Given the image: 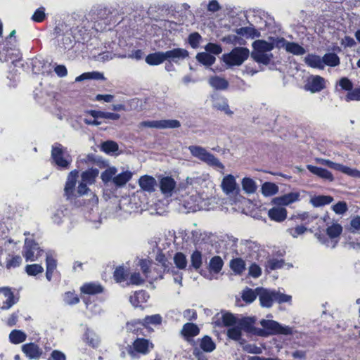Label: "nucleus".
<instances>
[{"mask_svg": "<svg viewBox=\"0 0 360 360\" xmlns=\"http://www.w3.org/2000/svg\"><path fill=\"white\" fill-rule=\"evenodd\" d=\"M188 56V52L187 50L176 48L165 52L158 51L150 53L146 56L145 60L150 65H158L166 60H172L177 63L179 60L184 59Z\"/></svg>", "mask_w": 360, "mask_h": 360, "instance_id": "1", "label": "nucleus"}, {"mask_svg": "<svg viewBox=\"0 0 360 360\" xmlns=\"http://www.w3.org/2000/svg\"><path fill=\"white\" fill-rule=\"evenodd\" d=\"M262 328H259L257 331V335L266 337L272 335H292L293 330L291 327L282 326L278 322L274 320L262 319L260 321Z\"/></svg>", "mask_w": 360, "mask_h": 360, "instance_id": "2", "label": "nucleus"}, {"mask_svg": "<svg viewBox=\"0 0 360 360\" xmlns=\"http://www.w3.org/2000/svg\"><path fill=\"white\" fill-rule=\"evenodd\" d=\"M51 158L52 163L59 169H69L72 162L71 156L59 143H56L52 146Z\"/></svg>", "mask_w": 360, "mask_h": 360, "instance_id": "3", "label": "nucleus"}, {"mask_svg": "<svg viewBox=\"0 0 360 360\" xmlns=\"http://www.w3.org/2000/svg\"><path fill=\"white\" fill-rule=\"evenodd\" d=\"M8 41L0 42V60L2 62L11 61L15 63L21 60L22 54L18 47L17 40L14 39V43H8Z\"/></svg>", "mask_w": 360, "mask_h": 360, "instance_id": "4", "label": "nucleus"}, {"mask_svg": "<svg viewBox=\"0 0 360 360\" xmlns=\"http://www.w3.org/2000/svg\"><path fill=\"white\" fill-rule=\"evenodd\" d=\"M188 150L193 157L205 162L209 166L219 168L221 170L224 169V165L219 160L205 148L198 146H190Z\"/></svg>", "mask_w": 360, "mask_h": 360, "instance_id": "5", "label": "nucleus"}, {"mask_svg": "<svg viewBox=\"0 0 360 360\" xmlns=\"http://www.w3.org/2000/svg\"><path fill=\"white\" fill-rule=\"evenodd\" d=\"M154 349V344L143 338H137L132 342L131 345L127 347L128 354L133 358L139 355H147Z\"/></svg>", "mask_w": 360, "mask_h": 360, "instance_id": "6", "label": "nucleus"}, {"mask_svg": "<svg viewBox=\"0 0 360 360\" xmlns=\"http://www.w3.org/2000/svg\"><path fill=\"white\" fill-rule=\"evenodd\" d=\"M250 55L249 49L245 47H235L229 53L223 55L224 63L229 66L240 65Z\"/></svg>", "mask_w": 360, "mask_h": 360, "instance_id": "7", "label": "nucleus"}, {"mask_svg": "<svg viewBox=\"0 0 360 360\" xmlns=\"http://www.w3.org/2000/svg\"><path fill=\"white\" fill-rule=\"evenodd\" d=\"M44 250L41 249L38 243L34 239L26 238L22 247V255L26 262L37 261L43 254Z\"/></svg>", "mask_w": 360, "mask_h": 360, "instance_id": "8", "label": "nucleus"}, {"mask_svg": "<svg viewBox=\"0 0 360 360\" xmlns=\"http://www.w3.org/2000/svg\"><path fill=\"white\" fill-rule=\"evenodd\" d=\"M162 323V317L160 314H154L151 316H146L143 320L137 319L127 323V327L129 330L136 334L139 335V326L147 327L150 324L159 325Z\"/></svg>", "mask_w": 360, "mask_h": 360, "instance_id": "9", "label": "nucleus"}, {"mask_svg": "<svg viewBox=\"0 0 360 360\" xmlns=\"http://www.w3.org/2000/svg\"><path fill=\"white\" fill-rule=\"evenodd\" d=\"M78 176L79 171L77 169L72 170L68 175L64 187V195L67 200H72L75 199L76 184Z\"/></svg>", "mask_w": 360, "mask_h": 360, "instance_id": "10", "label": "nucleus"}, {"mask_svg": "<svg viewBox=\"0 0 360 360\" xmlns=\"http://www.w3.org/2000/svg\"><path fill=\"white\" fill-rule=\"evenodd\" d=\"M140 125L149 128L175 129L180 127L181 123L177 120H148L141 122Z\"/></svg>", "mask_w": 360, "mask_h": 360, "instance_id": "11", "label": "nucleus"}, {"mask_svg": "<svg viewBox=\"0 0 360 360\" xmlns=\"http://www.w3.org/2000/svg\"><path fill=\"white\" fill-rule=\"evenodd\" d=\"M326 87V80L323 77L319 75H311L307 78L304 89L314 94L321 91Z\"/></svg>", "mask_w": 360, "mask_h": 360, "instance_id": "12", "label": "nucleus"}, {"mask_svg": "<svg viewBox=\"0 0 360 360\" xmlns=\"http://www.w3.org/2000/svg\"><path fill=\"white\" fill-rule=\"evenodd\" d=\"M258 294L260 305L262 307L270 308L272 307L274 300V290L271 291L266 288L258 287L256 288Z\"/></svg>", "mask_w": 360, "mask_h": 360, "instance_id": "13", "label": "nucleus"}, {"mask_svg": "<svg viewBox=\"0 0 360 360\" xmlns=\"http://www.w3.org/2000/svg\"><path fill=\"white\" fill-rule=\"evenodd\" d=\"M22 352L29 359H39L43 353L42 349L34 342L22 345Z\"/></svg>", "mask_w": 360, "mask_h": 360, "instance_id": "14", "label": "nucleus"}, {"mask_svg": "<svg viewBox=\"0 0 360 360\" xmlns=\"http://www.w3.org/2000/svg\"><path fill=\"white\" fill-rule=\"evenodd\" d=\"M160 189L162 194L171 196L176 188V182L172 176H163L160 179Z\"/></svg>", "mask_w": 360, "mask_h": 360, "instance_id": "15", "label": "nucleus"}, {"mask_svg": "<svg viewBox=\"0 0 360 360\" xmlns=\"http://www.w3.org/2000/svg\"><path fill=\"white\" fill-rule=\"evenodd\" d=\"M0 293H3L4 297H6V300L3 302V304L1 307V309L2 310L9 309L18 301V298L15 297L13 292L9 287H1Z\"/></svg>", "mask_w": 360, "mask_h": 360, "instance_id": "16", "label": "nucleus"}, {"mask_svg": "<svg viewBox=\"0 0 360 360\" xmlns=\"http://www.w3.org/2000/svg\"><path fill=\"white\" fill-rule=\"evenodd\" d=\"M149 298L148 293L144 290H136L134 292V295H131L129 300L131 305L135 308L141 307L143 308L141 304L146 303Z\"/></svg>", "mask_w": 360, "mask_h": 360, "instance_id": "17", "label": "nucleus"}, {"mask_svg": "<svg viewBox=\"0 0 360 360\" xmlns=\"http://www.w3.org/2000/svg\"><path fill=\"white\" fill-rule=\"evenodd\" d=\"M139 184L143 191L152 193L155 190L157 182L153 176L146 174L139 178Z\"/></svg>", "mask_w": 360, "mask_h": 360, "instance_id": "18", "label": "nucleus"}, {"mask_svg": "<svg viewBox=\"0 0 360 360\" xmlns=\"http://www.w3.org/2000/svg\"><path fill=\"white\" fill-rule=\"evenodd\" d=\"M155 260L161 264V269H162V271H160L158 276H152L153 279L158 280V279H162L164 276V274L166 272L169 271V262H168L166 256L165 254L160 251L159 252L155 257Z\"/></svg>", "mask_w": 360, "mask_h": 360, "instance_id": "19", "label": "nucleus"}, {"mask_svg": "<svg viewBox=\"0 0 360 360\" xmlns=\"http://www.w3.org/2000/svg\"><path fill=\"white\" fill-rule=\"evenodd\" d=\"M104 288L100 283L94 282L85 283L80 288L82 294L90 295L101 294Z\"/></svg>", "mask_w": 360, "mask_h": 360, "instance_id": "20", "label": "nucleus"}, {"mask_svg": "<svg viewBox=\"0 0 360 360\" xmlns=\"http://www.w3.org/2000/svg\"><path fill=\"white\" fill-rule=\"evenodd\" d=\"M307 167L311 173L318 176L319 177L324 180H327L330 182L334 180L333 174L326 168L314 166L311 165H307Z\"/></svg>", "mask_w": 360, "mask_h": 360, "instance_id": "21", "label": "nucleus"}, {"mask_svg": "<svg viewBox=\"0 0 360 360\" xmlns=\"http://www.w3.org/2000/svg\"><path fill=\"white\" fill-rule=\"evenodd\" d=\"M181 333L186 340H190L200 333V328L193 323H185L181 330Z\"/></svg>", "mask_w": 360, "mask_h": 360, "instance_id": "22", "label": "nucleus"}, {"mask_svg": "<svg viewBox=\"0 0 360 360\" xmlns=\"http://www.w3.org/2000/svg\"><path fill=\"white\" fill-rule=\"evenodd\" d=\"M221 188L226 194L233 193L236 190L238 191L235 177L231 174H228L224 177Z\"/></svg>", "mask_w": 360, "mask_h": 360, "instance_id": "23", "label": "nucleus"}, {"mask_svg": "<svg viewBox=\"0 0 360 360\" xmlns=\"http://www.w3.org/2000/svg\"><path fill=\"white\" fill-rule=\"evenodd\" d=\"M268 216L272 221L281 222L287 218V210L284 207H274L269 210Z\"/></svg>", "mask_w": 360, "mask_h": 360, "instance_id": "24", "label": "nucleus"}, {"mask_svg": "<svg viewBox=\"0 0 360 360\" xmlns=\"http://www.w3.org/2000/svg\"><path fill=\"white\" fill-rule=\"evenodd\" d=\"M54 32L56 34V37L58 39V41L61 43L62 47H63L64 49H69L72 46L73 40L72 39V35L70 33L61 34L60 33V29L57 26L54 29Z\"/></svg>", "mask_w": 360, "mask_h": 360, "instance_id": "25", "label": "nucleus"}, {"mask_svg": "<svg viewBox=\"0 0 360 360\" xmlns=\"http://www.w3.org/2000/svg\"><path fill=\"white\" fill-rule=\"evenodd\" d=\"M83 340L92 348H98L100 344L98 336L92 330L87 328L84 335Z\"/></svg>", "mask_w": 360, "mask_h": 360, "instance_id": "26", "label": "nucleus"}, {"mask_svg": "<svg viewBox=\"0 0 360 360\" xmlns=\"http://www.w3.org/2000/svg\"><path fill=\"white\" fill-rule=\"evenodd\" d=\"M99 174V170L97 168H89L83 172L81 174V180L92 185L96 182V179Z\"/></svg>", "mask_w": 360, "mask_h": 360, "instance_id": "27", "label": "nucleus"}, {"mask_svg": "<svg viewBox=\"0 0 360 360\" xmlns=\"http://www.w3.org/2000/svg\"><path fill=\"white\" fill-rule=\"evenodd\" d=\"M86 113L92 116L94 118H104L112 120H117L120 118V115L117 113L103 112L101 110H90Z\"/></svg>", "mask_w": 360, "mask_h": 360, "instance_id": "28", "label": "nucleus"}, {"mask_svg": "<svg viewBox=\"0 0 360 360\" xmlns=\"http://www.w3.org/2000/svg\"><path fill=\"white\" fill-rule=\"evenodd\" d=\"M252 46L254 49L253 52L266 53L273 50L274 48V44L271 42H268L263 39H259L253 42Z\"/></svg>", "mask_w": 360, "mask_h": 360, "instance_id": "29", "label": "nucleus"}, {"mask_svg": "<svg viewBox=\"0 0 360 360\" xmlns=\"http://www.w3.org/2000/svg\"><path fill=\"white\" fill-rule=\"evenodd\" d=\"M57 268V261L51 255H47L46 258V278L51 281L53 274Z\"/></svg>", "mask_w": 360, "mask_h": 360, "instance_id": "30", "label": "nucleus"}, {"mask_svg": "<svg viewBox=\"0 0 360 360\" xmlns=\"http://www.w3.org/2000/svg\"><path fill=\"white\" fill-rule=\"evenodd\" d=\"M132 175L133 174L130 171L123 172L115 175L112 182L117 187L123 186L131 179Z\"/></svg>", "mask_w": 360, "mask_h": 360, "instance_id": "31", "label": "nucleus"}, {"mask_svg": "<svg viewBox=\"0 0 360 360\" xmlns=\"http://www.w3.org/2000/svg\"><path fill=\"white\" fill-rule=\"evenodd\" d=\"M254 323L255 321L251 318H243L238 321V324L241 327V330L243 329L246 332L257 335V331L259 328L255 327Z\"/></svg>", "mask_w": 360, "mask_h": 360, "instance_id": "32", "label": "nucleus"}, {"mask_svg": "<svg viewBox=\"0 0 360 360\" xmlns=\"http://www.w3.org/2000/svg\"><path fill=\"white\" fill-rule=\"evenodd\" d=\"M236 32L240 36L254 39L260 36V32L255 27H242L236 30Z\"/></svg>", "mask_w": 360, "mask_h": 360, "instance_id": "33", "label": "nucleus"}, {"mask_svg": "<svg viewBox=\"0 0 360 360\" xmlns=\"http://www.w3.org/2000/svg\"><path fill=\"white\" fill-rule=\"evenodd\" d=\"M200 347L205 352H212L216 348V344L212 338L205 335L200 341Z\"/></svg>", "mask_w": 360, "mask_h": 360, "instance_id": "34", "label": "nucleus"}, {"mask_svg": "<svg viewBox=\"0 0 360 360\" xmlns=\"http://www.w3.org/2000/svg\"><path fill=\"white\" fill-rule=\"evenodd\" d=\"M27 335L25 332L20 330H13L9 334L10 342L18 345L26 340Z\"/></svg>", "mask_w": 360, "mask_h": 360, "instance_id": "35", "label": "nucleus"}, {"mask_svg": "<svg viewBox=\"0 0 360 360\" xmlns=\"http://www.w3.org/2000/svg\"><path fill=\"white\" fill-rule=\"evenodd\" d=\"M196 59L200 63L206 66H211L216 60L214 56L207 52L198 53L196 55Z\"/></svg>", "mask_w": 360, "mask_h": 360, "instance_id": "36", "label": "nucleus"}, {"mask_svg": "<svg viewBox=\"0 0 360 360\" xmlns=\"http://www.w3.org/2000/svg\"><path fill=\"white\" fill-rule=\"evenodd\" d=\"M251 56L256 62L266 65L270 63L273 55L264 52H252Z\"/></svg>", "mask_w": 360, "mask_h": 360, "instance_id": "37", "label": "nucleus"}, {"mask_svg": "<svg viewBox=\"0 0 360 360\" xmlns=\"http://www.w3.org/2000/svg\"><path fill=\"white\" fill-rule=\"evenodd\" d=\"M323 65H326L330 67L338 66L340 61L338 56L335 53H326L322 58Z\"/></svg>", "mask_w": 360, "mask_h": 360, "instance_id": "38", "label": "nucleus"}, {"mask_svg": "<svg viewBox=\"0 0 360 360\" xmlns=\"http://www.w3.org/2000/svg\"><path fill=\"white\" fill-rule=\"evenodd\" d=\"M335 169L349 176L360 178V171L356 169H352L341 164H336Z\"/></svg>", "mask_w": 360, "mask_h": 360, "instance_id": "39", "label": "nucleus"}, {"mask_svg": "<svg viewBox=\"0 0 360 360\" xmlns=\"http://www.w3.org/2000/svg\"><path fill=\"white\" fill-rule=\"evenodd\" d=\"M224 262L219 256H214L211 258L209 263V269L211 272L218 274L221 270Z\"/></svg>", "mask_w": 360, "mask_h": 360, "instance_id": "40", "label": "nucleus"}, {"mask_svg": "<svg viewBox=\"0 0 360 360\" xmlns=\"http://www.w3.org/2000/svg\"><path fill=\"white\" fill-rule=\"evenodd\" d=\"M333 200V198L330 195H318L311 198V204L317 207L329 205Z\"/></svg>", "mask_w": 360, "mask_h": 360, "instance_id": "41", "label": "nucleus"}, {"mask_svg": "<svg viewBox=\"0 0 360 360\" xmlns=\"http://www.w3.org/2000/svg\"><path fill=\"white\" fill-rule=\"evenodd\" d=\"M22 257L20 255H8L6 261V267L8 269H15L22 264Z\"/></svg>", "mask_w": 360, "mask_h": 360, "instance_id": "42", "label": "nucleus"}, {"mask_svg": "<svg viewBox=\"0 0 360 360\" xmlns=\"http://www.w3.org/2000/svg\"><path fill=\"white\" fill-rule=\"evenodd\" d=\"M285 50L294 55L301 56L305 53V49L295 42L287 41L285 44Z\"/></svg>", "mask_w": 360, "mask_h": 360, "instance_id": "43", "label": "nucleus"}, {"mask_svg": "<svg viewBox=\"0 0 360 360\" xmlns=\"http://www.w3.org/2000/svg\"><path fill=\"white\" fill-rule=\"evenodd\" d=\"M231 269L236 274H240L245 269V263L241 258H235L231 260Z\"/></svg>", "mask_w": 360, "mask_h": 360, "instance_id": "44", "label": "nucleus"}, {"mask_svg": "<svg viewBox=\"0 0 360 360\" xmlns=\"http://www.w3.org/2000/svg\"><path fill=\"white\" fill-rule=\"evenodd\" d=\"M129 273L123 266H117L113 273L114 279L117 283H122L127 280Z\"/></svg>", "mask_w": 360, "mask_h": 360, "instance_id": "45", "label": "nucleus"}, {"mask_svg": "<svg viewBox=\"0 0 360 360\" xmlns=\"http://www.w3.org/2000/svg\"><path fill=\"white\" fill-rule=\"evenodd\" d=\"M242 187L246 193H254L257 190V185L254 180L249 177H245L242 180Z\"/></svg>", "mask_w": 360, "mask_h": 360, "instance_id": "46", "label": "nucleus"}, {"mask_svg": "<svg viewBox=\"0 0 360 360\" xmlns=\"http://www.w3.org/2000/svg\"><path fill=\"white\" fill-rule=\"evenodd\" d=\"M278 187L271 182H265L262 186V192L265 196H271L277 193Z\"/></svg>", "mask_w": 360, "mask_h": 360, "instance_id": "47", "label": "nucleus"}, {"mask_svg": "<svg viewBox=\"0 0 360 360\" xmlns=\"http://www.w3.org/2000/svg\"><path fill=\"white\" fill-rule=\"evenodd\" d=\"M258 296L256 289L254 290L250 288H245L242 293L243 300L248 304L253 302Z\"/></svg>", "mask_w": 360, "mask_h": 360, "instance_id": "48", "label": "nucleus"}, {"mask_svg": "<svg viewBox=\"0 0 360 360\" xmlns=\"http://www.w3.org/2000/svg\"><path fill=\"white\" fill-rule=\"evenodd\" d=\"M307 64L314 68L323 69L324 65H323L322 58L316 55H310L306 58Z\"/></svg>", "mask_w": 360, "mask_h": 360, "instance_id": "49", "label": "nucleus"}, {"mask_svg": "<svg viewBox=\"0 0 360 360\" xmlns=\"http://www.w3.org/2000/svg\"><path fill=\"white\" fill-rule=\"evenodd\" d=\"M104 75L99 72H84L76 78V81H83L85 79H103Z\"/></svg>", "mask_w": 360, "mask_h": 360, "instance_id": "50", "label": "nucleus"}, {"mask_svg": "<svg viewBox=\"0 0 360 360\" xmlns=\"http://www.w3.org/2000/svg\"><path fill=\"white\" fill-rule=\"evenodd\" d=\"M63 301L68 305H75L79 302L80 299L74 291H68L63 295Z\"/></svg>", "mask_w": 360, "mask_h": 360, "instance_id": "51", "label": "nucleus"}, {"mask_svg": "<svg viewBox=\"0 0 360 360\" xmlns=\"http://www.w3.org/2000/svg\"><path fill=\"white\" fill-rule=\"evenodd\" d=\"M210 84L217 89H226L229 86L226 79L217 76L211 78Z\"/></svg>", "mask_w": 360, "mask_h": 360, "instance_id": "52", "label": "nucleus"}, {"mask_svg": "<svg viewBox=\"0 0 360 360\" xmlns=\"http://www.w3.org/2000/svg\"><path fill=\"white\" fill-rule=\"evenodd\" d=\"M174 262L178 269H185L187 266L186 255L181 252H176L174 256Z\"/></svg>", "mask_w": 360, "mask_h": 360, "instance_id": "53", "label": "nucleus"}, {"mask_svg": "<svg viewBox=\"0 0 360 360\" xmlns=\"http://www.w3.org/2000/svg\"><path fill=\"white\" fill-rule=\"evenodd\" d=\"M117 173V169L115 167H110L104 170L101 174V178L103 183L107 184L112 179Z\"/></svg>", "mask_w": 360, "mask_h": 360, "instance_id": "54", "label": "nucleus"}, {"mask_svg": "<svg viewBox=\"0 0 360 360\" xmlns=\"http://www.w3.org/2000/svg\"><path fill=\"white\" fill-rule=\"evenodd\" d=\"M227 336L231 340L236 341L240 340L242 336L241 327H240L238 325L236 326L235 325L233 326L232 327L228 329Z\"/></svg>", "mask_w": 360, "mask_h": 360, "instance_id": "55", "label": "nucleus"}, {"mask_svg": "<svg viewBox=\"0 0 360 360\" xmlns=\"http://www.w3.org/2000/svg\"><path fill=\"white\" fill-rule=\"evenodd\" d=\"M342 231V227L339 224H333L326 229V233L330 238L338 237Z\"/></svg>", "mask_w": 360, "mask_h": 360, "instance_id": "56", "label": "nucleus"}, {"mask_svg": "<svg viewBox=\"0 0 360 360\" xmlns=\"http://www.w3.org/2000/svg\"><path fill=\"white\" fill-rule=\"evenodd\" d=\"M337 85L340 86V91L350 92L354 89L352 82L347 77H343L340 79Z\"/></svg>", "mask_w": 360, "mask_h": 360, "instance_id": "57", "label": "nucleus"}, {"mask_svg": "<svg viewBox=\"0 0 360 360\" xmlns=\"http://www.w3.org/2000/svg\"><path fill=\"white\" fill-rule=\"evenodd\" d=\"M101 149L105 153H112L118 150V144L114 141H106L102 143Z\"/></svg>", "mask_w": 360, "mask_h": 360, "instance_id": "58", "label": "nucleus"}, {"mask_svg": "<svg viewBox=\"0 0 360 360\" xmlns=\"http://www.w3.org/2000/svg\"><path fill=\"white\" fill-rule=\"evenodd\" d=\"M222 323L224 326L230 327L238 323L237 318L230 312H226L221 317Z\"/></svg>", "mask_w": 360, "mask_h": 360, "instance_id": "59", "label": "nucleus"}, {"mask_svg": "<svg viewBox=\"0 0 360 360\" xmlns=\"http://www.w3.org/2000/svg\"><path fill=\"white\" fill-rule=\"evenodd\" d=\"M214 108L218 110L223 111L229 115H232L233 112L230 110L228 101L226 98L217 101L214 104Z\"/></svg>", "mask_w": 360, "mask_h": 360, "instance_id": "60", "label": "nucleus"}, {"mask_svg": "<svg viewBox=\"0 0 360 360\" xmlns=\"http://www.w3.org/2000/svg\"><path fill=\"white\" fill-rule=\"evenodd\" d=\"M25 271L29 276H35L37 274L42 273L44 271V268L39 264H27L25 266Z\"/></svg>", "mask_w": 360, "mask_h": 360, "instance_id": "61", "label": "nucleus"}, {"mask_svg": "<svg viewBox=\"0 0 360 360\" xmlns=\"http://www.w3.org/2000/svg\"><path fill=\"white\" fill-rule=\"evenodd\" d=\"M191 266L195 269H198L202 265V253L198 250H195L191 257Z\"/></svg>", "mask_w": 360, "mask_h": 360, "instance_id": "62", "label": "nucleus"}, {"mask_svg": "<svg viewBox=\"0 0 360 360\" xmlns=\"http://www.w3.org/2000/svg\"><path fill=\"white\" fill-rule=\"evenodd\" d=\"M46 17L45 8L41 6L34 11L31 19L34 22H42L46 19Z\"/></svg>", "mask_w": 360, "mask_h": 360, "instance_id": "63", "label": "nucleus"}, {"mask_svg": "<svg viewBox=\"0 0 360 360\" xmlns=\"http://www.w3.org/2000/svg\"><path fill=\"white\" fill-rule=\"evenodd\" d=\"M284 260L283 259H270L267 261L266 268L269 270H276L278 269H281L284 266Z\"/></svg>", "mask_w": 360, "mask_h": 360, "instance_id": "64", "label": "nucleus"}]
</instances>
